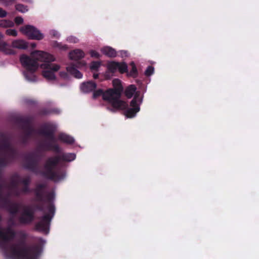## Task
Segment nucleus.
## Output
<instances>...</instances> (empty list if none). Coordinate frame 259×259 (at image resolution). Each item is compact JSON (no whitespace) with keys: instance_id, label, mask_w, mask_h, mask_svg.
<instances>
[{"instance_id":"0eeeda50","label":"nucleus","mask_w":259,"mask_h":259,"mask_svg":"<svg viewBox=\"0 0 259 259\" xmlns=\"http://www.w3.org/2000/svg\"><path fill=\"white\" fill-rule=\"evenodd\" d=\"M20 31L30 39L40 40L44 37L42 34L32 25H27L22 26L20 28Z\"/></svg>"},{"instance_id":"ea45409f","label":"nucleus","mask_w":259,"mask_h":259,"mask_svg":"<svg viewBox=\"0 0 259 259\" xmlns=\"http://www.w3.org/2000/svg\"><path fill=\"white\" fill-rule=\"evenodd\" d=\"M31 46L32 48H35L36 46V45L35 43H32V44H31Z\"/></svg>"},{"instance_id":"b1692460","label":"nucleus","mask_w":259,"mask_h":259,"mask_svg":"<svg viewBox=\"0 0 259 259\" xmlns=\"http://www.w3.org/2000/svg\"><path fill=\"white\" fill-rule=\"evenodd\" d=\"M118 70L121 73L126 72L127 70V65L125 63H118Z\"/></svg>"},{"instance_id":"e433bc0d","label":"nucleus","mask_w":259,"mask_h":259,"mask_svg":"<svg viewBox=\"0 0 259 259\" xmlns=\"http://www.w3.org/2000/svg\"><path fill=\"white\" fill-rule=\"evenodd\" d=\"M60 75L63 78H65L67 77V74L64 72H60Z\"/></svg>"},{"instance_id":"ddd939ff","label":"nucleus","mask_w":259,"mask_h":259,"mask_svg":"<svg viewBox=\"0 0 259 259\" xmlns=\"http://www.w3.org/2000/svg\"><path fill=\"white\" fill-rule=\"evenodd\" d=\"M4 35L0 33V51L6 54H14V51L10 48L9 45L5 41L3 38Z\"/></svg>"},{"instance_id":"473e14b6","label":"nucleus","mask_w":259,"mask_h":259,"mask_svg":"<svg viewBox=\"0 0 259 259\" xmlns=\"http://www.w3.org/2000/svg\"><path fill=\"white\" fill-rule=\"evenodd\" d=\"M15 22L17 25L21 24L23 22V19L21 17H17L15 19Z\"/></svg>"},{"instance_id":"9b49d317","label":"nucleus","mask_w":259,"mask_h":259,"mask_svg":"<svg viewBox=\"0 0 259 259\" xmlns=\"http://www.w3.org/2000/svg\"><path fill=\"white\" fill-rule=\"evenodd\" d=\"M20 176L19 174L15 173L11 177V186L14 189V194L16 196L20 195V192L18 189V186L20 184Z\"/></svg>"},{"instance_id":"4468645a","label":"nucleus","mask_w":259,"mask_h":259,"mask_svg":"<svg viewBox=\"0 0 259 259\" xmlns=\"http://www.w3.org/2000/svg\"><path fill=\"white\" fill-rule=\"evenodd\" d=\"M69 56L71 60H78L84 57V53L81 50L76 49L70 52Z\"/></svg>"},{"instance_id":"4be33fe9","label":"nucleus","mask_w":259,"mask_h":259,"mask_svg":"<svg viewBox=\"0 0 259 259\" xmlns=\"http://www.w3.org/2000/svg\"><path fill=\"white\" fill-rule=\"evenodd\" d=\"M130 65L132 66V70L128 75L133 77H136L137 76V69L136 65L133 62L130 63Z\"/></svg>"},{"instance_id":"72a5a7b5","label":"nucleus","mask_w":259,"mask_h":259,"mask_svg":"<svg viewBox=\"0 0 259 259\" xmlns=\"http://www.w3.org/2000/svg\"><path fill=\"white\" fill-rule=\"evenodd\" d=\"M90 54L92 57H95L98 58L100 57L99 54L97 52L94 50H91L90 52Z\"/></svg>"},{"instance_id":"4c0bfd02","label":"nucleus","mask_w":259,"mask_h":259,"mask_svg":"<svg viewBox=\"0 0 259 259\" xmlns=\"http://www.w3.org/2000/svg\"><path fill=\"white\" fill-rule=\"evenodd\" d=\"M69 40L70 41H73L74 42H77V39L75 37H71L70 38H69Z\"/></svg>"},{"instance_id":"c9c22d12","label":"nucleus","mask_w":259,"mask_h":259,"mask_svg":"<svg viewBox=\"0 0 259 259\" xmlns=\"http://www.w3.org/2000/svg\"><path fill=\"white\" fill-rule=\"evenodd\" d=\"M58 47L61 50L66 51L68 49V47L66 45H62L61 44H58Z\"/></svg>"},{"instance_id":"f03ea898","label":"nucleus","mask_w":259,"mask_h":259,"mask_svg":"<svg viewBox=\"0 0 259 259\" xmlns=\"http://www.w3.org/2000/svg\"><path fill=\"white\" fill-rule=\"evenodd\" d=\"M55 61V58L53 55L41 51L32 52L30 57L23 55L20 57L22 64L32 71H34L38 68V61L43 62L40 67L42 69L43 76L48 80L55 79L54 73L60 68L59 65L51 63Z\"/></svg>"},{"instance_id":"20e7f679","label":"nucleus","mask_w":259,"mask_h":259,"mask_svg":"<svg viewBox=\"0 0 259 259\" xmlns=\"http://www.w3.org/2000/svg\"><path fill=\"white\" fill-rule=\"evenodd\" d=\"M25 167L37 175H40L49 180L57 182L65 176L64 169L61 166V163H45L44 167H39V163H25Z\"/></svg>"},{"instance_id":"f8f14e48","label":"nucleus","mask_w":259,"mask_h":259,"mask_svg":"<svg viewBox=\"0 0 259 259\" xmlns=\"http://www.w3.org/2000/svg\"><path fill=\"white\" fill-rule=\"evenodd\" d=\"M110 105L113 108L112 111L125 110L128 107L127 102L121 100L120 98H118L113 101Z\"/></svg>"},{"instance_id":"2f4dec72","label":"nucleus","mask_w":259,"mask_h":259,"mask_svg":"<svg viewBox=\"0 0 259 259\" xmlns=\"http://www.w3.org/2000/svg\"><path fill=\"white\" fill-rule=\"evenodd\" d=\"M154 71V68L152 66H149L145 72V74L146 76L151 75Z\"/></svg>"},{"instance_id":"2eb2a0df","label":"nucleus","mask_w":259,"mask_h":259,"mask_svg":"<svg viewBox=\"0 0 259 259\" xmlns=\"http://www.w3.org/2000/svg\"><path fill=\"white\" fill-rule=\"evenodd\" d=\"M96 88V84L93 81H87L82 83L81 90L82 92L88 93L94 91Z\"/></svg>"},{"instance_id":"393cba45","label":"nucleus","mask_w":259,"mask_h":259,"mask_svg":"<svg viewBox=\"0 0 259 259\" xmlns=\"http://www.w3.org/2000/svg\"><path fill=\"white\" fill-rule=\"evenodd\" d=\"M31 183V179L29 177H26V178L20 179V184H22L23 186H29Z\"/></svg>"},{"instance_id":"c03bdc74","label":"nucleus","mask_w":259,"mask_h":259,"mask_svg":"<svg viewBox=\"0 0 259 259\" xmlns=\"http://www.w3.org/2000/svg\"><path fill=\"white\" fill-rule=\"evenodd\" d=\"M58 148L57 146L55 145V148Z\"/></svg>"},{"instance_id":"a211bd4d","label":"nucleus","mask_w":259,"mask_h":259,"mask_svg":"<svg viewBox=\"0 0 259 259\" xmlns=\"http://www.w3.org/2000/svg\"><path fill=\"white\" fill-rule=\"evenodd\" d=\"M66 69L71 74L73 75L75 77L80 78L82 77L81 73L78 71L73 65H71L67 67Z\"/></svg>"},{"instance_id":"9d476101","label":"nucleus","mask_w":259,"mask_h":259,"mask_svg":"<svg viewBox=\"0 0 259 259\" xmlns=\"http://www.w3.org/2000/svg\"><path fill=\"white\" fill-rule=\"evenodd\" d=\"M75 154L73 153L62 154L60 153L58 156L54 158L53 160H50L49 162H70L75 158Z\"/></svg>"},{"instance_id":"1a4fd4ad","label":"nucleus","mask_w":259,"mask_h":259,"mask_svg":"<svg viewBox=\"0 0 259 259\" xmlns=\"http://www.w3.org/2000/svg\"><path fill=\"white\" fill-rule=\"evenodd\" d=\"M121 95V93L119 91H116L115 90L109 89L103 94V99L107 101L110 104L118 98H120Z\"/></svg>"},{"instance_id":"aec40b11","label":"nucleus","mask_w":259,"mask_h":259,"mask_svg":"<svg viewBox=\"0 0 259 259\" xmlns=\"http://www.w3.org/2000/svg\"><path fill=\"white\" fill-rule=\"evenodd\" d=\"M59 139L62 142L67 143V144H73L74 142V140L71 137L65 135V134H61L59 136Z\"/></svg>"},{"instance_id":"7c9ffc66","label":"nucleus","mask_w":259,"mask_h":259,"mask_svg":"<svg viewBox=\"0 0 259 259\" xmlns=\"http://www.w3.org/2000/svg\"><path fill=\"white\" fill-rule=\"evenodd\" d=\"M104 92H103L102 90L99 89L98 90H97L93 93V98H96L100 96L101 95L103 96V94H104Z\"/></svg>"},{"instance_id":"423d86ee","label":"nucleus","mask_w":259,"mask_h":259,"mask_svg":"<svg viewBox=\"0 0 259 259\" xmlns=\"http://www.w3.org/2000/svg\"><path fill=\"white\" fill-rule=\"evenodd\" d=\"M34 212L28 206H24L17 219L20 225H26L31 224L34 220Z\"/></svg>"},{"instance_id":"dca6fc26","label":"nucleus","mask_w":259,"mask_h":259,"mask_svg":"<svg viewBox=\"0 0 259 259\" xmlns=\"http://www.w3.org/2000/svg\"><path fill=\"white\" fill-rule=\"evenodd\" d=\"M12 46L18 49H26L28 48V44L23 39H17L12 42Z\"/></svg>"},{"instance_id":"5701e85b","label":"nucleus","mask_w":259,"mask_h":259,"mask_svg":"<svg viewBox=\"0 0 259 259\" xmlns=\"http://www.w3.org/2000/svg\"><path fill=\"white\" fill-rule=\"evenodd\" d=\"M118 63L117 62H112L108 64V69L112 72H114L118 70Z\"/></svg>"},{"instance_id":"58836bf2","label":"nucleus","mask_w":259,"mask_h":259,"mask_svg":"<svg viewBox=\"0 0 259 259\" xmlns=\"http://www.w3.org/2000/svg\"><path fill=\"white\" fill-rule=\"evenodd\" d=\"M49 136L50 138L52 139L53 141L54 142L55 141L54 138H53V136L52 134H51L49 135Z\"/></svg>"},{"instance_id":"cd10ccee","label":"nucleus","mask_w":259,"mask_h":259,"mask_svg":"<svg viewBox=\"0 0 259 259\" xmlns=\"http://www.w3.org/2000/svg\"><path fill=\"white\" fill-rule=\"evenodd\" d=\"M6 33L8 35L16 36L17 35V32L15 29H9L6 31Z\"/></svg>"},{"instance_id":"37998d69","label":"nucleus","mask_w":259,"mask_h":259,"mask_svg":"<svg viewBox=\"0 0 259 259\" xmlns=\"http://www.w3.org/2000/svg\"><path fill=\"white\" fill-rule=\"evenodd\" d=\"M28 157H30V158H32L33 157V155H28Z\"/></svg>"},{"instance_id":"c85d7f7f","label":"nucleus","mask_w":259,"mask_h":259,"mask_svg":"<svg viewBox=\"0 0 259 259\" xmlns=\"http://www.w3.org/2000/svg\"><path fill=\"white\" fill-rule=\"evenodd\" d=\"M20 194L21 193H28L30 192V190L29 188V186H23V187L19 190Z\"/></svg>"},{"instance_id":"6ab92c4d","label":"nucleus","mask_w":259,"mask_h":259,"mask_svg":"<svg viewBox=\"0 0 259 259\" xmlns=\"http://www.w3.org/2000/svg\"><path fill=\"white\" fill-rule=\"evenodd\" d=\"M112 84L113 86V90L116 91H119L120 93H122L123 91V87L121 85V81L118 79H113L112 81Z\"/></svg>"},{"instance_id":"f3484780","label":"nucleus","mask_w":259,"mask_h":259,"mask_svg":"<svg viewBox=\"0 0 259 259\" xmlns=\"http://www.w3.org/2000/svg\"><path fill=\"white\" fill-rule=\"evenodd\" d=\"M102 52L109 57H114L116 56V52L111 47H106L102 49Z\"/></svg>"},{"instance_id":"412c9836","label":"nucleus","mask_w":259,"mask_h":259,"mask_svg":"<svg viewBox=\"0 0 259 259\" xmlns=\"http://www.w3.org/2000/svg\"><path fill=\"white\" fill-rule=\"evenodd\" d=\"M14 23L12 21L5 19L0 20V27L7 28L12 27Z\"/></svg>"},{"instance_id":"6e6552de","label":"nucleus","mask_w":259,"mask_h":259,"mask_svg":"<svg viewBox=\"0 0 259 259\" xmlns=\"http://www.w3.org/2000/svg\"><path fill=\"white\" fill-rule=\"evenodd\" d=\"M2 220L1 215H0V222ZM16 236L15 231L12 229L10 226L7 227L5 231L0 230V239H1L4 243H7L14 239Z\"/></svg>"},{"instance_id":"79ce46f5","label":"nucleus","mask_w":259,"mask_h":259,"mask_svg":"<svg viewBox=\"0 0 259 259\" xmlns=\"http://www.w3.org/2000/svg\"><path fill=\"white\" fill-rule=\"evenodd\" d=\"M7 163H2V162H1L0 164L1 165H5L4 164H6Z\"/></svg>"},{"instance_id":"c756f323","label":"nucleus","mask_w":259,"mask_h":259,"mask_svg":"<svg viewBox=\"0 0 259 259\" xmlns=\"http://www.w3.org/2000/svg\"><path fill=\"white\" fill-rule=\"evenodd\" d=\"M19 208V204H18V208ZM19 211V210L18 211ZM18 212H17L16 214H12L11 213H10L12 217L9 218L8 220V223L11 225V226H15L16 225V222L14 220V216Z\"/></svg>"},{"instance_id":"39448f33","label":"nucleus","mask_w":259,"mask_h":259,"mask_svg":"<svg viewBox=\"0 0 259 259\" xmlns=\"http://www.w3.org/2000/svg\"><path fill=\"white\" fill-rule=\"evenodd\" d=\"M137 88L135 85L128 86L125 90V96L128 99L131 98L135 94L134 99L130 103L131 108L124 112V115L128 118L133 117L140 110V104L142 102V98L140 97V93L136 92Z\"/></svg>"},{"instance_id":"a878e982","label":"nucleus","mask_w":259,"mask_h":259,"mask_svg":"<svg viewBox=\"0 0 259 259\" xmlns=\"http://www.w3.org/2000/svg\"><path fill=\"white\" fill-rule=\"evenodd\" d=\"M101 65L100 62H93L91 63L90 69L92 70H97Z\"/></svg>"},{"instance_id":"bb28decb","label":"nucleus","mask_w":259,"mask_h":259,"mask_svg":"<svg viewBox=\"0 0 259 259\" xmlns=\"http://www.w3.org/2000/svg\"><path fill=\"white\" fill-rule=\"evenodd\" d=\"M16 9L22 13H25L27 11V7L21 4H17L15 6Z\"/></svg>"},{"instance_id":"f257e3e1","label":"nucleus","mask_w":259,"mask_h":259,"mask_svg":"<svg viewBox=\"0 0 259 259\" xmlns=\"http://www.w3.org/2000/svg\"><path fill=\"white\" fill-rule=\"evenodd\" d=\"M46 184H38L33 189L35 200L40 203L36 206V209L41 212L45 211L44 203H47L48 213L38 218L39 221L34 226L35 229L38 231L48 234L50 230L51 222L55 213V206L53 203L55 194L53 192H47Z\"/></svg>"},{"instance_id":"f704fd0d","label":"nucleus","mask_w":259,"mask_h":259,"mask_svg":"<svg viewBox=\"0 0 259 259\" xmlns=\"http://www.w3.org/2000/svg\"><path fill=\"white\" fill-rule=\"evenodd\" d=\"M7 15V12L2 8H0V17L4 18Z\"/></svg>"},{"instance_id":"a19ab883","label":"nucleus","mask_w":259,"mask_h":259,"mask_svg":"<svg viewBox=\"0 0 259 259\" xmlns=\"http://www.w3.org/2000/svg\"><path fill=\"white\" fill-rule=\"evenodd\" d=\"M93 76L94 78H97L98 76V75L97 74H94Z\"/></svg>"},{"instance_id":"7ed1b4c3","label":"nucleus","mask_w":259,"mask_h":259,"mask_svg":"<svg viewBox=\"0 0 259 259\" xmlns=\"http://www.w3.org/2000/svg\"><path fill=\"white\" fill-rule=\"evenodd\" d=\"M20 244L4 245V252L5 257L10 259H37L41 253V249L38 245L21 247Z\"/></svg>"}]
</instances>
